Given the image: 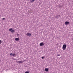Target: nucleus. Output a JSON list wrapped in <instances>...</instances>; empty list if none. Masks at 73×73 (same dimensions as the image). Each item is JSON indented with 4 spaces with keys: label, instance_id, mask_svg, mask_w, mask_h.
<instances>
[{
    "label": "nucleus",
    "instance_id": "f257e3e1",
    "mask_svg": "<svg viewBox=\"0 0 73 73\" xmlns=\"http://www.w3.org/2000/svg\"><path fill=\"white\" fill-rule=\"evenodd\" d=\"M66 44H64L62 48L63 50H65L66 49Z\"/></svg>",
    "mask_w": 73,
    "mask_h": 73
},
{
    "label": "nucleus",
    "instance_id": "f03ea898",
    "mask_svg": "<svg viewBox=\"0 0 73 73\" xmlns=\"http://www.w3.org/2000/svg\"><path fill=\"white\" fill-rule=\"evenodd\" d=\"M26 35H27V36H29V37H31V34L27 33L26 34Z\"/></svg>",
    "mask_w": 73,
    "mask_h": 73
},
{
    "label": "nucleus",
    "instance_id": "7ed1b4c3",
    "mask_svg": "<svg viewBox=\"0 0 73 73\" xmlns=\"http://www.w3.org/2000/svg\"><path fill=\"white\" fill-rule=\"evenodd\" d=\"M15 40L17 41H19L20 40L19 38H15Z\"/></svg>",
    "mask_w": 73,
    "mask_h": 73
},
{
    "label": "nucleus",
    "instance_id": "20e7f679",
    "mask_svg": "<svg viewBox=\"0 0 73 73\" xmlns=\"http://www.w3.org/2000/svg\"><path fill=\"white\" fill-rule=\"evenodd\" d=\"M44 45V43H43V42L40 43V46H43Z\"/></svg>",
    "mask_w": 73,
    "mask_h": 73
},
{
    "label": "nucleus",
    "instance_id": "39448f33",
    "mask_svg": "<svg viewBox=\"0 0 73 73\" xmlns=\"http://www.w3.org/2000/svg\"><path fill=\"white\" fill-rule=\"evenodd\" d=\"M69 24V22L68 21H66L65 23V25H68V24Z\"/></svg>",
    "mask_w": 73,
    "mask_h": 73
},
{
    "label": "nucleus",
    "instance_id": "423d86ee",
    "mask_svg": "<svg viewBox=\"0 0 73 73\" xmlns=\"http://www.w3.org/2000/svg\"><path fill=\"white\" fill-rule=\"evenodd\" d=\"M45 71H46V72H48V71L49 70V69L48 68H46L45 69Z\"/></svg>",
    "mask_w": 73,
    "mask_h": 73
},
{
    "label": "nucleus",
    "instance_id": "0eeeda50",
    "mask_svg": "<svg viewBox=\"0 0 73 73\" xmlns=\"http://www.w3.org/2000/svg\"><path fill=\"white\" fill-rule=\"evenodd\" d=\"M23 62V61H20L19 62V64H21Z\"/></svg>",
    "mask_w": 73,
    "mask_h": 73
},
{
    "label": "nucleus",
    "instance_id": "6e6552de",
    "mask_svg": "<svg viewBox=\"0 0 73 73\" xmlns=\"http://www.w3.org/2000/svg\"><path fill=\"white\" fill-rule=\"evenodd\" d=\"M16 54L15 53H14L13 54V55L12 56H13V57H15V56H16Z\"/></svg>",
    "mask_w": 73,
    "mask_h": 73
},
{
    "label": "nucleus",
    "instance_id": "1a4fd4ad",
    "mask_svg": "<svg viewBox=\"0 0 73 73\" xmlns=\"http://www.w3.org/2000/svg\"><path fill=\"white\" fill-rule=\"evenodd\" d=\"M15 32V30L13 29L11 31V33H13Z\"/></svg>",
    "mask_w": 73,
    "mask_h": 73
},
{
    "label": "nucleus",
    "instance_id": "9d476101",
    "mask_svg": "<svg viewBox=\"0 0 73 73\" xmlns=\"http://www.w3.org/2000/svg\"><path fill=\"white\" fill-rule=\"evenodd\" d=\"M13 29L11 28V29H9V31H12Z\"/></svg>",
    "mask_w": 73,
    "mask_h": 73
},
{
    "label": "nucleus",
    "instance_id": "9b49d317",
    "mask_svg": "<svg viewBox=\"0 0 73 73\" xmlns=\"http://www.w3.org/2000/svg\"><path fill=\"white\" fill-rule=\"evenodd\" d=\"M2 43V41L1 40H0V44H1Z\"/></svg>",
    "mask_w": 73,
    "mask_h": 73
},
{
    "label": "nucleus",
    "instance_id": "f8f14e48",
    "mask_svg": "<svg viewBox=\"0 0 73 73\" xmlns=\"http://www.w3.org/2000/svg\"><path fill=\"white\" fill-rule=\"evenodd\" d=\"M25 73H29V71H26L25 72Z\"/></svg>",
    "mask_w": 73,
    "mask_h": 73
},
{
    "label": "nucleus",
    "instance_id": "ddd939ff",
    "mask_svg": "<svg viewBox=\"0 0 73 73\" xmlns=\"http://www.w3.org/2000/svg\"><path fill=\"white\" fill-rule=\"evenodd\" d=\"M16 62H17V63H19V61H16Z\"/></svg>",
    "mask_w": 73,
    "mask_h": 73
},
{
    "label": "nucleus",
    "instance_id": "4468645a",
    "mask_svg": "<svg viewBox=\"0 0 73 73\" xmlns=\"http://www.w3.org/2000/svg\"><path fill=\"white\" fill-rule=\"evenodd\" d=\"M10 55H11V56H12V55H13V54H12V53H11L10 54Z\"/></svg>",
    "mask_w": 73,
    "mask_h": 73
},
{
    "label": "nucleus",
    "instance_id": "2eb2a0df",
    "mask_svg": "<svg viewBox=\"0 0 73 73\" xmlns=\"http://www.w3.org/2000/svg\"><path fill=\"white\" fill-rule=\"evenodd\" d=\"M2 20H5V18H3L2 19Z\"/></svg>",
    "mask_w": 73,
    "mask_h": 73
},
{
    "label": "nucleus",
    "instance_id": "dca6fc26",
    "mask_svg": "<svg viewBox=\"0 0 73 73\" xmlns=\"http://www.w3.org/2000/svg\"><path fill=\"white\" fill-rule=\"evenodd\" d=\"M32 0V1L33 2L35 1V0Z\"/></svg>",
    "mask_w": 73,
    "mask_h": 73
},
{
    "label": "nucleus",
    "instance_id": "f3484780",
    "mask_svg": "<svg viewBox=\"0 0 73 73\" xmlns=\"http://www.w3.org/2000/svg\"><path fill=\"white\" fill-rule=\"evenodd\" d=\"M42 58V59H44V57H41Z\"/></svg>",
    "mask_w": 73,
    "mask_h": 73
},
{
    "label": "nucleus",
    "instance_id": "a211bd4d",
    "mask_svg": "<svg viewBox=\"0 0 73 73\" xmlns=\"http://www.w3.org/2000/svg\"><path fill=\"white\" fill-rule=\"evenodd\" d=\"M60 54H58L57 55V56H60Z\"/></svg>",
    "mask_w": 73,
    "mask_h": 73
},
{
    "label": "nucleus",
    "instance_id": "6ab92c4d",
    "mask_svg": "<svg viewBox=\"0 0 73 73\" xmlns=\"http://www.w3.org/2000/svg\"><path fill=\"white\" fill-rule=\"evenodd\" d=\"M17 36H19V34H17Z\"/></svg>",
    "mask_w": 73,
    "mask_h": 73
},
{
    "label": "nucleus",
    "instance_id": "aec40b11",
    "mask_svg": "<svg viewBox=\"0 0 73 73\" xmlns=\"http://www.w3.org/2000/svg\"><path fill=\"white\" fill-rule=\"evenodd\" d=\"M1 61L0 60V62Z\"/></svg>",
    "mask_w": 73,
    "mask_h": 73
}]
</instances>
